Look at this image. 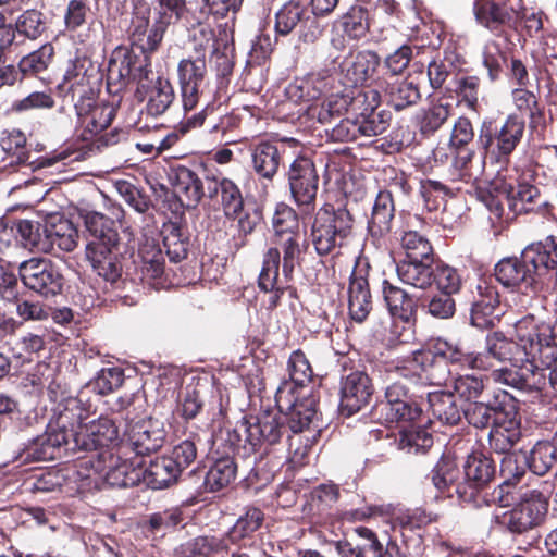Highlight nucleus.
Returning <instances> with one entry per match:
<instances>
[{"label": "nucleus", "instance_id": "4d7b16f0", "mask_svg": "<svg viewBox=\"0 0 557 557\" xmlns=\"http://www.w3.org/2000/svg\"><path fill=\"white\" fill-rule=\"evenodd\" d=\"M143 267L149 278H159L163 274L164 258L154 240L146 239L139 247Z\"/></svg>", "mask_w": 557, "mask_h": 557}, {"label": "nucleus", "instance_id": "ea45409f", "mask_svg": "<svg viewBox=\"0 0 557 557\" xmlns=\"http://www.w3.org/2000/svg\"><path fill=\"white\" fill-rule=\"evenodd\" d=\"M438 293L429 304V312L440 319H447L455 312V301L451 295L460 289V281H437Z\"/></svg>", "mask_w": 557, "mask_h": 557}, {"label": "nucleus", "instance_id": "a19ab883", "mask_svg": "<svg viewBox=\"0 0 557 557\" xmlns=\"http://www.w3.org/2000/svg\"><path fill=\"white\" fill-rule=\"evenodd\" d=\"M371 294L368 281H350L348 309L352 320L363 322L371 310Z\"/></svg>", "mask_w": 557, "mask_h": 557}, {"label": "nucleus", "instance_id": "a211bd4d", "mask_svg": "<svg viewBox=\"0 0 557 557\" xmlns=\"http://www.w3.org/2000/svg\"><path fill=\"white\" fill-rule=\"evenodd\" d=\"M384 299L387 304L393 323L401 322L403 331H412L416 323V302L410 292L404 287L391 284L384 281ZM403 333L397 330V325L392 330L391 339L404 341Z\"/></svg>", "mask_w": 557, "mask_h": 557}, {"label": "nucleus", "instance_id": "72a5a7b5", "mask_svg": "<svg viewBox=\"0 0 557 557\" xmlns=\"http://www.w3.org/2000/svg\"><path fill=\"white\" fill-rule=\"evenodd\" d=\"M428 401L432 414L444 425H457L461 419L463 409H461L453 393L446 391H435L429 393Z\"/></svg>", "mask_w": 557, "mask_h": 557}, {"label": "nucleus", "instance_id": "7ed1b4c3", "mask_svg": "<svg viewBox=\"0 0 557 557\" xmlns=\"http://www.w3.org/2000/svg\"><path fill=\"white\" fill-rule=\"evenodd\" d=\"M127 446H117L115 450H103L82 459L73 471V476L81 481L98 484L103 481L111 486L128 487L141 482L143 460L127 457Z\"/></svg>", "mask_w": 557, "mask_h": 557}, {"label": "nucleus", "instance_id": "f03ea898", "mask_svg": "<svg viewBox=\"0 0 557 557\" xmlns=\"http://www.w3.org/2000/svg\"><path fill=\"white\" fill-rule=\"evenodd\" d=\"M401 247L406 251V260L396 264L391 256L382 253V263L385 268L380 271L377 264H370L367 258H359L356 262L351 278H368L377 275H391L394 271L399 278H453L456 270L444 262L432 259V247L429 240L416 231L405 232L401 237Z\"/></svg>", "mask_w": 557, "mask_h": 557}, {"label": "nucleus", "instance_id": "ddd939ff", "mask_svg": "<svg viewBox=\"0 0 557 557\" xmlns=\"http://www.w3.org/2000/svg\"><path fill=\"white\" fill-rule=\"evenodd\" d=\"M288 183L296 205L304 213H309L319 187V175L313 162L306 157L295 159L289 166Z\"/></svg>", "mask_w": 557, "mask_h": 557}, {"label": "nucleus", "instance_id": "bf43d9fd", "mask_svg": "<svg viewBox=\"0 0 557 557\" xmlns=\"http://www.w3.org/2000/svg\"><path fill=\"white\" fill-rule=\"evenodd\" d=\"M399 449L407 451H425L433 445L432 435L424 429H404L399 432L397 440Z\"/></svg>", "mask_w": 557, "mask_h": 557}, {"label": "nucleus", "instance_id": "20e7f679", "mask_svg": "<svg viewBox=\"0 0 557 557\" xmlns=\"http://www.w3.org/2000/svg\"><path fill=\"white\" fill-rule=\"evenodd\" d=\"M85 226L91 237L86 246V258L94 272L102 278H120V236L115 221L102 213L89 212L85 216Z\"/></svg>", "mask_w": 557, "mask_h": 557}, {"label": "nucleus", "instance_id": "cd10ccee", "mask_svg": "<svg viewBox=\"0 0 557 557\" xmlns=\"http://www.w3.org/2000/svg\"><path fill=\"white\" fill-rule=\"evenodd\" d=\"M184 0H154V22L149 34L150 48L158 47L166 28L182 17Z\"/></svg>", "mask_w": 557, "mask_h": 557}, {"label": "nucleus", "instance_id": "0e129e2a", "mask_svg": "<svg viewBox=\"0 0 557 557\" xmlns=\"http://www.w3.org/2000/svg\"><path fill=\"white\" fill-rule=\"evenodd\" d=\"M358 137H373L384 133L388 126V115L384 111L371 112L367 116L355 117Z\"/></svg>", "mask_w": 557, "mask_h": 557}, {"label": "nucleus", "instance_id": "4be33fe9", "mask_svg": "<svg viewBox=\"0 0 557 557\" xmlns=\"http://www.w3.org/2000/svg\"><path fill=\"white\" fill-rule=\"evenodd\" d=\"M373 393L370 377L363 371H351L342 379L341 408L352 414L368 405Z\"/></svg>", "mask_w": 557, "mask_h": 557}, {"label": "nucleus", "instance_id": "9b49d317", "mask_svg": "<svg viewBox=\"0 0 557 557\" xmlns=\"http://www.w3.org/2000/svg\"><path fill=\"white\" fill-rule=\"evenodd\" d=\"M272 227L276 235L283 237L282 275L284 278H290L298 273L301 240V235L297 233L298 219L294 210L287 205H277L272 218Z\"/></svg>", "mask_w": 557, "mask_h": 557}, {"label": "nucleus", "instance_id": "dca6fc26", "mask_svg": "<svg viewBox=\"0 0 557 557\" xmlns=\"http://www.w3.org/2000/svg\"><path fill=\"white\" fill-rule=\"evenodd\" d=\"M125 435L126 441L121 446H127L138 458L156 453L165 441L163 423L153 418L129 423Z\"/></svg>", "mask_w": 557, "mask_h": 557}, {"label": "nucleus", "instance_id": "69168bd1", "mask_svg": "<svg viewBox=\"0 0 557 557\" xmlns=\"http://www.w3.org/2000/svg\"><path fill=\"white\" fill-rule=\"evenodd\" d=\"M483 65L487 70L488 77L492 82L496 81L503 70L506 61L505 52L500 45L495 40L487 41L483 48Z\"/></svg>", "mask_w": 557, "mask_h": 557}, {"label": "nucleus", "instance_id": "09e8293b", "mask_svg": "<svg viewBox=\"0 0 557 557\" xmlns=\"http://www.w3.org/2000/svg\"><path fill=\"white\" fill-rule=\"evenodd\" d=\"M263 521V513L258 508H250L242 516L233 528L224 535L228 547L257 531Z\"/></svg>", "mask_w": 557, "mask_h": 557}, {"label": "nucleus", "instance_id": "774afa93", "mask_svg": "<svg viewBox=\"0 0 557 557\" xmlns=\"http://www.w3.org/2000/svg\"><path fill=\"white\" fill-rule=\"evenodd\" d=\"M124 381L123 371L119 368H103L94 379L91 386L100 395H107L119 388Z\"/></svg>", "mask_w": 557, "mask_h": 557}, {"label": "nucleus", "instance_id": "7c9ffc66", "mask_svg": "<svg viewBox=\"0 0 557 557\" xmlns=\"http://www.w3.org/2000/svg\"><path fill=\"white\" fill-rule=\"evenodd\" d=\"M208 196L221 194V205L227 218L235 219L244 209V199L238 186L228 178L216 181L215 178L206 177Z\"/></svg>", "mask_w": 557, "mask_h": 557}, {"label": "nucleus", "instance_id": "680f3d73", "mask_svg": "<svg viewBox=\"0 0 557 557\" xmlns=\"http://www.w3.org/2000/svg\"><path fill=\"white\" fill-rule=\"evenodd\" d=\"M511 100L517 111L529 115L530 125L536 123L537 117L541 115V110L534 92L525 87H517L511 91Z\"/></svg>", "mask_w": 557, "mask_h": 557}, {"label": "nucleus", "instance_id": "603ef678", "mask_svg": "<svg viewBox=\"0 0 557 557\" xmlns=\"http://www.w3.org/2000/svg\"><path fill=\"white\" fill-rule=\"evenodd\" d=\"M537 188L530 184H519L517 187L507 188V195H503L507 206L516 213L529 212L531 203L539 198Z\"/></svg>", "mask_w": 557, "mask_h": 557}, {"label": "nucleus", "instance_id": "2eb2a0df", "mask_svg": "<svg viewBox=\"0 0 557 557\" xmlns=\"http://www.w3.org/2000/svg\"><path fill=\"white\" fill-rule=\"evenodd\" d=\"M293 384H281L275 394V401L286 418L287 428L295 434L309 426L315 416V406L312 398L298 399V393H293Z\"/></svg>", "mask_w": 557, "mask_h": 557}, {"label": "nucleus", "instance_id": "9d476101", "mask_svg": "<svg viewBox=\"0 0 557 557\" xmlns=\"http://www.w3.org/2000/svg\"><path fill=\"white\" fill-rule=\"evenodd\" d=\"M79 123V137L83 141L96 140L100 145L109 146L119 141V132L101 134L114 117L113 106L98 102L92 98L82 97L75 104Z\"/></svg>", "mask_w": 557, "mask_h": 557}, {"label": "nucleus", "instance_id": "412c9836", "mask_svg": "<svg viewBox=\"0 0 557 557\" xmlns=\"http://www.w3.org/2000/svg\"><path fill=\"white\" fill-rule=\"evenodd\" d=\"M394 201L389 191H380L375 198L372 216L368 224V244H372L380 252L388 249V235L394 218Z\"/></svg>", "mask_w": 557, "mask_h": 557}, {"label": "nucleus", "instance_id": "0eeeda50", "mask_svg": "<svg viewBox=\"0 0 557 557\" xmlns=\"http://www.w3.org/2000/svg\"><path fill=\"white\" fill-rule=\"evenodd\" d=\"M16 232L25 248L39 252H51L55 247L72 251L78 244V230L62 216H51L44 224L21 220L16 224Z\"/></svg>", "mask_w": 557, "mask_h": 557}, {"label": "nucleus", "instance_id": "6e6552de", "mask_svg": "<svg viewBox=\"0 0 557 557\" xmlns=\"http://www.w3.org/2000/svg\"><path fill=\"white\" fill-rule=\"evenodd\" d=\"M352 216L345 208L325 205L315 214L311 227L312 244L319 255H330L349 244Z\"/></svg>", "mask_w": 557, "mask_h": 557}, {"label": "nucleus", "instance_id": "bb28decb", "mask_svg": "<svg viewBox=\"0 0 557 557\" xmlns=\"http://www.w3.org/2000/svg\"><path fill=\"white\" fill-rule=\"evenodd\" d=\"M455 345L438 339L434 345V352L429 350H416L411 356L407 357L397 362V366L394 371H392V375H401L408 380H414L416 377H420L421 372H423L428 364H431L434 356H441L446 359V352H450Z\"/></svg>", "mask_w": 557, "mask_h": 557}, {"label": "nucleus", "instance_id": "c85d7f7f", "mask_svg": "<svg viewBox=\"0 0 557 557\" xmlns=\"http://www.w3.org/2000/svg\"><path fill=\"white\" fill-rule=\"evenodd\" d=\"M535 334L533 341L535 342V358L537 369L546 374V370L555 366L557 362V321L553 325L535 321Z\"/></svg>", "mask_w": 557, "mask_h": 557}, {"label": "nucleus", "instance_id": "de8ad7c7", "mask_svg": "<svg viewBox=\"0 0 557 557\" xmlns=\"http://www.w3.org/2000/svg\"><path fill=\"white\" fill-rule=\"evenodd\" d=\"M163 246L169 259L172 262H178L186 258L188 251V238L182 227L174 223L164 225Z\"/></svg>", "mask_w": 557, "mask_h": 557}, {"label": "nucleus", "instance_id": "6ab92c4d", "mask_svg": "<svg viewBox=\"0 0 557 557\" xmlns=\"http://www.w3.org/2000/svg\"><path fill=\"white\" fill-rule=\"evenodd\" d=\"M486 154L475 151L460 149L457 151L454 161L448 170V182L454 184L457 191L468 190L476 184L484 174Z\"/></svg>", "mask_w": 557, "mask_h": 557}, {"label": "nucleus", "instance_id": "338daca9", "mask_svg": "<svg viewBox=\"0 0 557 557\" xmlns=\"http://www.w3.org/2000/svg\"><path fill=\"white\" fill-rule=\"evenodd\" d=\"M45 29L42 14L37 10H27L23 12L16 20L15 30L29 38H38Z\"/></svg>", "mask_w": 557, "mask_h": 557}, {"label": "nucleus", "instance_id": "052dcab7", "mask_svg": "<svg viewBox=\"0 0 557 557\" xmlns=\"http://www.w3.org/2000/svg\"><path fill=\"white\" fill-rule=\"evenodd\" d=\"M54 104L55 101L51 90H35L13 101L12 110L15 112H27L32 110L51 109Z\"/></svg>", "mask_w": 557, "mask_h": 557}, {"label": "nucleus", "instance_id": "2f4dec72", "mask_svg": "<svg viewBox=\"0 0 557 557\" xmlns=\"http://www.w3.org/2000/svg\"><path fill=\"white\" fill-rule=\"evenodd\" d=\"M180 475L175 461L169 456H163L151 460L148 467L143 468L141 481L153 490H161L175 483Z\"/></svg>", "mask_w": 557, "mask_h": 557}, {"label": "nucleus", "instance_id": "f257e3e1", "mask_svg": "<svg viewBox=\"0 0 557 557\" xmlns=\"http://www.w3.org/2000/svg\"><path fill=\"white\" fill-rule=\"evenodd\" d=\"M535 319L527 315L515 324L516 341L507 338L500 332L486 336L484 351L479 352L490 370L496 363L508 361L510 367L496 369L492 372L495 382L523 392H540L546 386V374L537 369L535 358Z\"/></svg>", "mask_w": 557, "mask_h": 557}, {"label": "nucleus", "instance_id": "c756f323", "mask_svg": "<svg viewBox=\"0 0 557 557\" xmlns=\"http://www.w3.org/2000/svg\"><path fill=\"white\" fill-rule=\"evenodd\" d=\"M380 58L372 51H360L345 58L341 64L342 73L351 85L363 84L375 72Z\"/></svg>", "mask_w": 557, "mask_h": 557}, {"label": "nucleus", "instance_id": "a18cd8bd", "mask_svg": "<svg viewBox=\"0 0 557 557\" xmlns=\"http://www.w3.org/2000/svg\"><path fill=\"white\" fill-rule=\"evenodd\" d=\"M236 463L226 457L216 460L207 472L205 479L206 488L210 492H218L226 487L236 475Z\"/></svg>", "mask_w": 557, "mask_h": 557}, {"label": "nucleus", "instance_id": "79ce46f5", "mask_svg": "<svg viewBox=\"0 0 557 557\" xmlns=\"http://www.w3.org/2000/svg\"><path fill=\"white\" fill-rule=\"evenodd\" d=\"M527 462L533 473L544 475L557 465V451L550 441H539L530 450Z\"/></svg>", "mask_w": 557, "mask_h": 557}, {"label": "nucleus", "instance_id": "58836bf2", "mask_svg": "<svg viewBox=\"0 0 557 557\" xmlns=\"http://www.w3.org/2000/svg\"><path fill=\"white\" fill-rule=\"evenodd\" d=\"M174 89L168 79L157 77L151 82L147 95V113L151 116L162 115L174 100Z\"/></svg>", "mask_w": 557, "mask_h": 557}, {"label": "nucleus", "instance_id": "c03bdc74", "mask_svg": "<svg viewBox=\"0 0 557 557\" xmlns=\"http://www.w3.org/2000/svg\"><path fill=\"white\" fill-rule=\"evenodd\" d=\"M385 94L389 104L397 111L416 104L421 97L418 85L408 79L388 84Z\"/></svg>", "mask_w": 557, "mask_h": 557}, {"label": "nucleus", "instance_id": "4468645a", "mask_svg": "<svg viewBox=\"0 0 557 557\" xmlns=\"http://www.w3.org/2000/svg\"><path fill=\"white\" fill-rule=\"evenodd\" d=\"M548 512V500L541 492L525 493L508 513L507 528L512 533H524L542 524Z\"/></svg>", "mask_w": 557, "mask_h": 557}, {"label": "nucleus", "instance_id": "423d86ee", "mask_svg": "<svg viewBox=\"0 0 557 557\" xmlns=\"http://www.w3.org/2000/svg\"><path fill=\"white\" fill-rule=\"evenodd\" d=\"M550 272L557 274V238L554 236L529 245L520 258H503L494 267L495 278H533Z\"/></svg>", "mask_w": 557, "mask_h": 557}, {"label": "nucleus", "instance_id": "aec40b11", "mask_svg": "<svg viewBox=\"0 0 557 557\" xmlns=\"http://www.w3.org/2000/svg\"><path fill=\"white\" fill-rule=\"evenodd\" d=\"M465 482L459 483L456 493L463 502L475 500V494L494 476V462L486 456L474 453L467 457L463 465Z\"/></svg>", "mask_w": 557, "mask_h": 557}, {"label": "nucleus", "instance_id": "3c124183", "mask_svg": "<svg viewBox=\"0 0 557 557\" xmlns=\"http://www.w3.org/2000/svg\"><path fill=\"white\" fill-rule=\"evenodd\" d=\"M334 83V78L326 70L317 73H310L299 85L290 86L289 92L293 89H299L300 98L314 99L320 97L323 92L327 91Z\"/></svg>", "mask_w": 557, "mask_h": 557}, {"label": "nucleus", "instance_id": "473e14b6", "mask_svg": "<svg viewBox=\"0 0 557 557\" xmlns=\"http://www.w3.org/2000/svg\"><path fill=\"white\" fill-rule=\"evenodd\" d=\"M134 57L123 48L115 49L108 63L107 85L111 92L125 88L131 79Z\"/></svg>", "mask_w": 557, "mask_h": 557}, {"label": "nucleus", "instance_id": "e433bc0d", "mask_svg": "<svg viewBox=\"0 0 557 557\" xmlns=\"http://www.w3.org/2000/svg\"><path fill=\"white\" fill-rule=\"evenodd\" d=\"M94 71L95 69L90 59L77 57L69 64L63 77V84L69 91L78 94L82 97L85 92V87L90 83Z\"/></svg>", "mask_w": 557, "mask_h": 557}, {"label": "nucleus", "instance_id": "1a4fd4ad", "mask_svg": "<svg viewBox=\"0 0 557 557\" xmlns=\"http://www.w3.org/2000/svg\"><path fill=\"white\" fill-rule=\"evenodd\" d=\"M525 129V122L517 114H509L498 126L493 122H483L478 143L486 156L502 165L509 162L510 154L520 144Z\"/></svg>", "mask_w": 557, "mask_h": 557}, {"label": "nucleus", "instance_id": "e2e57ef3", "mask_svg": "<svg viewBox=\"0 0 557 557\" xmlns=\"http://www.w3.org/2000/svg\"><path fill=\"white\" fill-rule=\"evenodd\" d=\"M53 55L50 44L42 45L38 50L30 52L20 61V70L24 74H36L47 69Z\"/></svg>", "mask_w": 557, "mask_h": 557}, {"label": "nucleus", "instance_id": "13d9d810", "mask_svg": "<svg viewBox=\"0 0 557 557\" xmlns=\"http://www.w3.org/2000/svg\"><path fill=\"white\" fill-rule=\"evenodd\" d=\"M18 275L20 278H59L61 276L51 260L38 257L21 262Z\"/></svg>", "mask_w": 557, "mask_h": 557}, {"label": "nucleus", "instance_id": "b1692460", "mask_svg": "<svg viewBox=\"0 0 557 557\" xmlns=\"http://www.w3.org/2000/svg\"><path fill=\"white\" fill-rule=\"evenodd\" d=\"M169 180L174 195L187 208H195L206 195L202 180L186 166L171 169Z\"/></svg>", "mask_w": 557, "mask_h": 557}, {"label": "nucleus", "instance_id": "a878e982", "mask_svg": "<svg viewBox=\"0 0 557 557\" xmlns=\"http://www.w3.org/2000/svg\"><path fill=\"white\" fill-rule=\"evenodd\" d=\"M248 150L251 157V166L256 174L271 181L277 173L282 160V152L277 143L260 139L250 143Z\"/></svg>", "mask_w": 557, "mask_h": 557}, {"label": "nucleus", "instance_id": "49530a36", "mask_svg": "<svg viewBox=\"0 0 557 557\" xmlns=\"http://www.w3.org/2000/svg\"><path fill=\"white\" fill-rule=\"evenodd\" d=\"M207 73L206 54L196 50V54L184 58L177 66L180 85L205 84Z\"/></svg>", "mask_w": 557, "mask_h": 557}, {"label": "nucleus", "instance_id": "c9c22d12", "mask_svg": "<svg viewBox=\"0 0 557 557\" xmlns=\"http://www.w3.org/2000/svg\"><path fill=\"white\" fill-rule=\"evenodd\" d=\"M228 549L227 540L224 536H198L181 544L176 553L181 557H208Z\"/></svg>", "mask_w": 557, "mask_h": 557}, {"label": "nucleus", "instance_id": "393cba45", "mask_svg": "<svg viewBox=\"0 0 557 557\" xmlns=\"http://www.w3.org/2000/svg\"><path fill=\"white\" fill-rule=\"evenodd\" d=\"M471 308V323L479 329L493 325V314L499 304L498 292L492 281H476Z\"/></svg>", "mask_w": 557, "mask_h": 557}, {"label": "nucleus", "instance_id": "f8f14e48", "mask_svg": "<svg viewBox=\"0 0 557 557\" xmlns=\"http://www.w3.org/2000/svg\"><path fill=\"white\" fill-rule=\"evenodd\" d=\"M78 431L73 433V449L95 451L115 450L119 444V429L108 417H100L88 423L77 424Z\"/></svg>", "mask_w": 557, "mask_h": 557}, {"label": "nucleus", "instance_id": "8fccbe9b", "mask_svg": "<svg viewBox=\"0 0 557 557\" xmlns=\"http://www.w3.org/2000/svg\"><path fill=\"white\" fill-rule=\"evenodd\" d=\"M474 15L478 23L492 30L510 20V14L504 8L491 1L475 2Z\"/></svg>", "mask_w": 557, "mask_h": 557}, {"label": "nucleus", "instance_id": "5fc2aeb1", "mask_svg": "<svg viewBox=\"0 0 557 557\" xmlns=\"http://www.w3.org/2000/svg\"><path fill=\"white\" fill-rule=\"evenodd\" d=\"M289 381H284L282 384H293V393H298L299 387L312 379V369L310 363L300 350L294 351L288 360Z\"/></svg>", "mask_w": 557, "mask_h": 557}, {"label": "nucleus", "instance_id": "f3484780", "mask_svg": "<svg viewBox=\"0 0 557 557\" xmlns=\"http://www.w3.org/2000/svg\"><path fill=\"white\" fill-rule=\"evenodd\" d=\"M238 431L245 434V442L257 450L263 445L272 446L280 442L287 432L286 418L283 413L271 411L260 414L253 423L244 421Z\"/></svg>", "mask_w": 557, "mask_h": 557}, {"label": "nucleus", "instance_id": "5701e85b", "mask_svg": "<svg viewBox=\"0 0 557 557\" xmlns=\"http://www.w3.org/2000/svg\"><path fill=\"white\" fill-rule=\"evenodd\" d=\"M521 437L520 419L513 406L508 410L504 408L494 418L488 433L490 446L499 454H505L519 442Z\"/></svg>", "mask_w": 557, "mask_h": 557}, {"label": "nucleus", "instance_id": "864d4df0", "mask_svg": "<svg viewBox=\"0 0 557 557\" xmlns=\"http://www.w3.org/2000/svg\"><path fill=\"white\" fill-rule=\"evenodd\" d=\"M306 9L298 2L285 3L275 14V30L280 35H288L306 16Z\"/></svg>", "mask_w": 557, "mask_h": 557}, {"label": "nucleus", "instance_id": "37998d69", "mask_svg": "<svg viewBox=\"0 0 557 557\" xmlns=\"http://www.w3.org/2000/svg\"><path fill=\"white\" fill-rule=\"evenodd\" d=\"M343 94L347 99V112L354 117L367 116V114L375 112L381 100L379 91L372 88Z\"/></svg>", "mask_w": 557, "mask_h": 557}, {"label": "nucleus", "instance_id": "39448f33", "mask_svg": "<svg viewBox=\"0 0 557 557\" xmlns=\"http://www.w3.org/2000/svg\"><path fill=\"white\" fill-rule=\"evenodd\" d=\"M89 418V410L75 397L66 398L58 411L54 422L50 423L45 436L38 438L29 448V455L35 460H49L57 457L55 453L62 446L73 449V433L78 431L77 424Z\"/></svg>", "mask_w": 557, "mask_h": 557}, {"label": "nucleus", "instance_id": "f704fd0d", "mask_svg": "<svg viewBox=\"0 0 557 557\" xmlns=\"http://www.w3.org/2000/svg\"><path fill=\"white\" fill-rule=\"evenodd\" d=\"M306 112L309 119L317 120L320 124H331L347 113V99L343 92L333 94L321 102L310 104Z\"/></svg>", "mask_w": 557, "mask_h": 557}, {"label": "nucleus", "instance_id": "6e6d98bb", "mask_svg": "<svg viewBox=\"0 0 557 557\" xmlns=\"http://www.w3.org/2000/svg\"><path fill=\"white\" fill-rule=\"evenodd\" d=\"M502 409L500 406L474 401L463 409L462 416L470 425L483 430L494 422V418L498 416Z\"/></svg>", "mask_w": 557, "mask_h": 557}, {"label": "nucleus", "instance_id": "4c0bfd02", "mask_svg": "<svg viewBox=\"0 0 557 557\" xmlns=\"http://www.w3.org/2000/svg\"><path fill=\"white\" fill-rule=\"evenodd\" d=\"M379 420L387 424L412 422L420 418L422 410L411 401H382L375 408Z\"/></svg>", "mask_w": 557, "mask_h": 557}]
</instances>
